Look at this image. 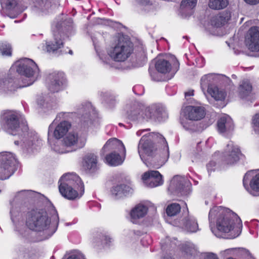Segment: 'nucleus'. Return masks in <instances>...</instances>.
Instances as JSON below:
<instances>
[{
    "instance_id": "obj_37",
    "label": "nucleus",
    "mask_w": 259,
    "mask_h": 259,
    "mask_svg": "<svg viewBox=\"0 0 259 259\" xmlns=\"http://www.w3.org/2000/svg\"><path fill=\"white\" fill-rule=\"evenodd\" d=\"M194 120H191L186 117V119L181 121L183 127L187 131L191 132H195L197 130L193 122Z\"/></svg>"
},
{
    "instance_id": "obj_3",
    "label": "nucleus",
    "mask_w": 259,
    "mask_h": 259,
    "mask_svg": "<svg viewBox=\"0 0 259 259\" xmlns=\"http://www.w3.org/2000/svg\"><path fill=\"white\" fill-rule=\"evenodd\" d=\"M56 218V222L52 223L51 218L45 209H32L27 213L26 225L30 230L43 232L45 237L48 238L57 229L59 221L58 214Z\"/></svg>"
},
{
    "instance_id": "obj_23",
    "label": "nucleus",
    "mask_w": 259,
    "mask_h": 259,
    "mask_svg": "<svg viewBox=\"0 0 259 259\" xmlns=\"http://www.w3.org/2000/svg\"><path fill=\"white\" fill-rule=\"evenodd\" d=\"M79 113L82 115V119L84 121L91 119L93 116L95 114V110L90 103H87L84 105H82L79 110Z\"/></svg>"
},
{
    "instance_id": "obj_39",
    "label": "nucleus",
    "mask_w": 259,
    "mask_h": 259,
    "mask_svg": "<svg viewBox=\"0 0 259 259\" xmlns=\"http://www.w3.org/2000/svg\"><path fill=\"white\" fill-rule=\"evenodd\" d=\"M249 185L251 190L259 192V174L252 177L250 181Z\"/></svg>"
},
{
    "instance_id": "obj_8",
    "label": "nucleus",
    "mask_w": 259,
    "mask_h": 259,
    "mask_svg": "<svg viewBox=\"0 0 259 259\" xmlns=\"http://www.w3.org/2000/svg\"><path fill=\"white\" fill-rule=\"evenodd\" d=\"M191 183L185 178L175 176L170 181L168 189L172 193L180 195H187L190 192Z\"/></svg>"
},
{
    "instance_id": "obj_1",
    "label": "nucleus",
    "mask_w": 259,
    "mask_h": 259,
    "mask_svg": "<svg viewBox=\"0 0 259 259\" xmlns=\"http://www.w3.org/2000/svg\"><path fill=\"white\" fill-rule=\"evenodd\" d=\"M138 152L141 160L146 165L149 163L162 166L169 157L167 143L159 133H152L149 138L143 137L139 142Z\"/></svg>"
},
{
    "instance_id": "obj_42",
    "label": "nucleus",
    "mask_w": 259,
    "mask_h": 259,
    "mask_svg": "<svg viewBox=\"0 0 259 259\" xmlns=\"http://www.w3.org/2000/svg\"><path fill=\"white\" fill-rule=\"evenodd\" d=\"M0 54L3 56H11L12 54L11 47L9 44H0Z\"/></svg>"
},
{
    "instance_id": "obj_19",
    "label": "nucleus",
    "mask_w": 259,
    "mask_h": 259,
    "mask_svg": "<svg viewBox=\"0 0 259 259\" xmlns=\"http://www.w3.org/2000/svg\"><path fill=\"white\" fill-rule=\"evenodd\" d=\"M144 107L139 104H134L126 112L127 118L132 121H140L143 119Z\"/></svg>"
},
{
    "instance_id": "obj_9",
    "label": "nucleus",
    "mask_w": 259,
    "mask_h": 259,
    "mask_svg": "<svg viewBox=\"0 0 259 259\" xmlns=\"http://www.w3.org/2000/svg\"><path fill=\"white\" fill-rule=\"evenodd\" d=\"M59 183L60 185L59 189L64 192V188H71L73 189L80 188V195H82L84 192V186L80 178L77 175L71 174L64 175L60 178Z\"/></svg>"
},
{
    "instance_id": "obj_26",
    "label": "nucleus",
    "mask_w": 259,
    "mask_h": 259,
    "mask_svg": "<svg viewBox=\"0 0 259 259\" xmlns=\"http://www.w3.org/2000/svg\"><path fill=\"white\" fill-rule=\"evenodd\" d=\"M155 68L158 72L165 74L170 71L171 65L168 61L159 59L155 63Z\"/></svg>"
},
{
    "instance_id": "obj_2",
    "label": "nucleus",
    "mask_w": 259,
    "mask_h": 259,
    "mask_svg": "<svg viewBox=\"0 0 259 259\" xmlns=\"http://www.w3.org/2000/svg\"><path fill=\"white\" fill-rule=\"evenodd\" d=\"M21 115L14 111L6 112L3 117V127L8 134L20 137V140H16L14 143L16 145L19 144L25 148L28 152H32L34 141L36 139L32 134L28 133V127L22 123L20 124Z\"/></svg>"
},
{
    "instance_id": "obj_36",
    "label": "nucleus",
    "mask_w": 259,
    "mask_h": 259,
    "mask_svg": "<svg viewBox=\"0 0 259 259\" xmlns=\"http://www.w3.org/2000/svg\"><path fill=\"white\" fill-rule=\"evenodd\" d=\"M181 206L178 203H172L168 205L166 208V212L167 215L172 217L176 215L181 211Z\"/></svg>"
},
{
    "instance_id": "obj_14",
    "label": "nucleus",
    "mask_w": 259,
    "mask_h": 259,
    "mask_svg": "<svg viewBox=\"0 0 259 259\" xmlns=\"http://www.w3.org/2000/svg\"><path fill=\"white\" fill-rule=\"evenodd\" d=\"M144 183L149 187H155L163 183L162 175L158 171L151 170L145 172L142 176Z\"/></svg>"
},
{
    "instance_id": "obj_17",
    "label": "nucleus",
    "mask_w": 259,
    "mask_h": 259,
    "mask_svg": "<svg viewBox=\"0 0 259 259\" xmlns=\"http://www.w3.org/2000/svg\"><path fill=\"white\" fill-rule=\"evenodd\" d=\"M218 130L221 134H227L234 130V123L228 115L220 117L217 122Z\"/></svg>"
},
{
    "instance_id": "obj_7",
    "label": "nucleus",
    "mask_w": 259,
    "mask_h": 259,
    "mask_svg": "<svg viewBox=\"0 0 259 259\" xmlns=\"http://www.w3.org/2000/svg\"><path fill=\"white\" fill-rule=\"evenodd\" d=\"M16 71L25 78H36L39 69L37 65L31 59L24 58L17 61L16 63Z\"/></svg>"
},
{
    "instance_id": "obj_34",
    "label": "nucleus",
    "mask_w": 259,
    "mask_h": 259,
    "mask_svg": "<svg viewBox=\"0 0 259 259\" xmlns=\"http://www.w3.org/2000/svg\"><path fill=\"white\" fill-rule=\"evenodd\" d=\"M64 192L62 191L61 189H59V191L65 198L69 200H74L78 197V192L76 190L73 189V188H64Z\"/></svg>"
},
{
    "instance_id": "obj_53",
    "label": "nucleus",
    "mask_w": 259,
    "mask_h": 259,
    "mask_svg": "<svg viewBox=\"0 0 259 259\" xmlns=\"http://www.w3.org/2000/svg\"><path fill=\"white\" fill-rule=\"evenodd\" d=\"M19 212V209L17 208L16 206L14 207L13 205L12 207V208L10 211V213L12 215V220H13V217L17 216V214Z\"/></svg>"
},
{
    "instance_id": "obj_30",
    "label": "nucleus",
    "mask_w": 259,
    "mask_h": 259,
    "mask_svg": "<svg viewBox=\"0 0 259 259\" xmlns=\"http://www.w3.org/2000/svg\"><path fill=\"white\" fill-rule=\"evenodd\" d=\"M183 225L188 232L193 233L198 230L197 222L193 218H185L183 220Z\"/></svg>"
},
{
    "instance_id": "obj_56",
    "label": "nucleus",
    "mask_w": 259,
    "mask_h": 259,
    "mask_svg": "<svg viewBox=\"0 0 259 259\" xmlns=\"http://www.w3.org/2000/svg\"><path fill=\"white\" fill-rule=\"evenodd\" d=\"M252 172H253V171H248L245 175L243 178V185L245 187L246 185V181L247 180H249L250 177H251L250 175Z\"/></svg>"
},
{
    "instance_id": "obj_60",
    "label": "nucleus",
    "mask_w": 259,
    "mask_h": 259,
    "mask_svg": "<svg viewBox=\"0 0 259 259\" xmlns=\"http://www.w3.org/2000/svg\"><path fill=\"white\" fill-rule=\"evenodd\" d=\"M193 92H194V91L192 90V91H190L186 92L185 93V96L187 97V96H193Z\"/></svg>"
},
{
    "instance_id": "obj_47",
    "label": "nucleus",
    "mask_w": 259,
    "mask_h": 259,
    "mask_svg": "<svg viewBox=\"0 0 259 259\" xmlns=\"http://www.w3.org/2000/svg\"><path fill=\"white\" fill-rule=\"evenodd\" d=\"M253 127L254 132L259 134V113L256 114L252 118Z\"/></svg>"
},
{
    "instance_id": "obj_6",
    "label": "nucleus",
    "mask_w": 259,
    "mask_h": 259,
    "mask_svg": "<svg viewBox=\"0 0 259 259\" xmlns=\"http://www.w3.org/2000/svg\"><path fill=\"white\" fill-rule=\"evenodd\" d=\"M16 163V159L12 153H0V180L8 179L13 174Z\"/></svg>"
},
{
    "instance_id": "obj_5",
    "label": "nucleus",
    "mask_w": 259,
    "mask_h": 259,
    "mask_svg": "<svg viewBox=\"0 0 259 259\" xmlns=\"http://www.w3.org/2000/svg\"><path fill=\"white\" fill-rule=\"evenodd\" d=\"M133 51V45L126 35L119 36L115 46L108 52L110 57L115 61H124Z\"/></svg>"
},
{
    "instance_id": "obj_40",
    "label": "nucleus",
    "mask_w": 259,
    "mask_h": 259,
    "mask_svg": "<svg viewBox=\"0 0 259 259\" xmlns=\"http://www.w3.org/2000/svg\"><path fill=\"white\" fill-rule=\"evenodd\" d=\"M143 119H155V117L154 115V111L153 110V106L147 107L144 109L143 108Z\"/></svg>"
},
{
    "instance_id": "obj_27",
    "label": "nucleus",
    "mask_w": 259,
    "mask_h": 259,
    "mask_svg": "<svg viewBox=\"0 0 259 259\" xmlns=\"http://www.w3.org/2000/svg\"><path fill=\"white\" fill-rule=\"evenodd\" d=\"M106 160L109 165L117 166L122 163L124 159L121 158L119 153L114 151L106 155Z\"/></svg>"
},
{
    "instance_id": "obj_43",
    "label": "nucleus",
    "mask_w": 259,
    "mask_h": 259,
    "mask_svg": "<svg viewBox=\"0 0 259 259\" xmlns=\"http://www.w3.org/2000/svg\"><path fill=\"white\" fill-rule=\"evenodd\" d=\"M237 254L239 256L243 259H250L253 257L249 250L244 248H239L237 250Z\"/></svg>"
},
{
    "instance_id": "obj_49",
    "label": "nucleus",
    "mask_w": 259,
    "mask_h": 259,
    "mask_svg": "<svg viewBox=\"0 0 259 259\" xmlns=\"http://www.w3.org/2000/svg\"><path fill=\"white\" fill-rule=\"evenodd\" d=\"M219 16L223 19L224 20L223 22L225 23H226L231 18V14L230 11L226 10L224 12L221 13L219 14Z\"/></svg>"
},
{
    "instance_id": "obj_31",
    "label": "nucleus",
    "mask_w": 259,
    "mask_h": 259,
    "mask_svg": "<svg viewBox=\"0 0 259 259\" xmlns=\"http://www.w3.org/2000/svg\"><path fill=\"white\" fill-rule=\"evenodd\" d=\"M33 3L35 10L42 13L47 12L51 6L50 0H33Z\"/></svg>"
},
{
    "instance_id": "obj_16",
    "label": "nucleus",
    "mask_w": 259,
    "mask_h": 259,
    "mask_svg": "<svg viewBox=\"0 0 259 259\" xmlns=\"http://www.w3.org/2000/svg\"><path fill=\"white\" fill-rule=\"evenodd\" d=\"M184 112L186 117L195 121L201 120L205 115L204 108L200 106H187Z\"/></svg>"
},
{
    "instance_id": "obj_48",
    "label": "nucleus",
    "mask_w": 259,
    "mask_h": 259,
    "mask_svg": "<svg viewBox=\"0 0 259 259\" xmlns=\"http://www.w3.org/2000/svg\"><path fill=\"white\" fill-rule=\"evenodd\" d=\"M17 0H8L5 5V8L7 10H12L15 9L17 6Z\"/></svg>"
},
{
    "instance_id": "obj_21",
    "label": "nucleus",
    "mask_w": 259,
    "mask_h": 259,
    "mask_svg": "<svg viewBox=\"0 0 259 259\" xmlns=\"http://www.w3.org/2000/svg\"><path fill=\"white\" fill-rule=\"evenodd\" d=\"M133 192L132 189L125 184L117 185L111 189V193L113 197L118 199L125 196Z\"/></svg>"
},
{
    "instance_id": "obj_13",
    "label": "nucleus",
    "mask_w": 259,
    "mask_h": 259,
    "mask_svg": "<svg viewBox=\"0 0 259 259\" xmlns=\"http://www.w3.org/2000/svg\"><path fill=\"white\" fill-rule=\"evenodd\" d=\"M86 140L84 137L79 136L76 133H69L62 140V144L68 147H73L75 149L83 147Z\"/></svg>"
},
{
    "instance_id": "obj_61",
    "label": "nucleus",
    "mask_w": 259,
    "mask_h": 259,
    "mask_svg": "<svg viewBox=\"0 0 259 259\" xmlns=\"http://www.w3.org/2000/svg\"><path fill=\"white\" fill-rule=\"evenodd\" d=\"M206 76H203L201 79V87L203 88V85H204V80L205 79Z\"/></svg>"
},
{
    "instance_id": "obj_10",
    "label": "nucleus",
    "mask_w": 259,
    "mask_h": 259,
    "mask_svg": "<svg viewBox=\"0 0 259 259\" xmlns=\"http://www.w3.org/2000/svg\"><path fill=\"white\" fill-rule=\"evenodd\" d=\"M59 24H56V30L53 31L54 40L46 41V49L48 52H54L63 46V40L67 36L59 31Z\"/></svg>"
},
{
    "instance_id": "obj_15",
    "label": "nucleus",
    "mask_w": 259,
    "mask_h": 259,
    "mask_svg": "<svg viewBox=\"0 0 259 259\" xmlns=\"http://www.w3.org/2000/svg\"><path fill=\"white\" fill-rule=\"evenodd\" d=\"M241 155L240 149L235 146L232 142L229 143L224 153L225 160L228 164H233L239 160Z\"/></svg>"
},
{
    "instance_id": "obj_55",
    "label": "nucleus",
    "mask_w": 259,
    "mask_h": 259,
    "mask_svg": "<svg viewBox=\"0 0 259 259\" xmlns=\"http://www.w3.org/2000/svg\"><path fill=\"white\" fill-rule=\"evenodd\" d=\"M85 259L84 256L81 254H73L70 255L67 259Z\"/></svg>"
},
{
    "instance_id": "obj_33",
    "label": "nucleus",
    "mask_w": 259,
    "mask_h": 259,
    "mask_svg": "<svg viewBox=\"0 0 259 259\" xmlns=\"http://www.w3.org/2000/svg\"><path fill=\"white\" fill-rule=\"evenodd\" d=\"M228 4V0H209L208 6L211 9L219 10L225 8Z\"/></svg>"
},
{
    "instance_id": "obj_57",
    "label": "nucleus",
    "mask_w": 259,
    "mask_h": 259,
    "mask_svg": "<svg viewBox=\"0 0 259 259\" xmlns=\"http://www.w3.org/2000/svg\"><path fill=\"white\" fill-rule=\"evenodd\" d=\"M204 259H219L217 256L212 253H209L206 255Z\"/></svg>"
},
{
    "instance_id": "obj_4",
    "label": "nucleus",
    "mask_w": 259,
    "mask_h": 259,
    "mask_svg": "<svg viewBox=\"0 0 259 259\" xmlns=\"http://www.w3.org/2000/svg\"><path fill=\"white\" fill-rule=\"evenodd\" d=\"M217 214H218V218L217 220V228L219 231L229 233L234 228L236 224H238L239 226H241V219L235 212L228 208L222 207L220 208L214 207L209 211V220L211 230L215 236H217V235L214 232L212 227V223L214 222V218Z\"/></svg>"
},
{
    "instance_id": "obj_62",
    "label": "nucleus",
    "mask_w": 259,
    "mask_h": 259,
    "mask_svg": "<svg viewBox=\"0 0 259 259\" xmlns=\"http://www.w3.org/2000/svg\"><path fill=\"white\" fill-rule=\"evenodd\" d=\"M219 77L220 78H222L223 79H225V80H229V78H228L227 77H226V76L225 75H220L219 76Z\"/></svg>"
},
{
    "instance_id": "obj_51",
    "label": "nucleus",
    "mask_w": 259,
    "mask_h": 259,
    "mask_svg": "<svg viewBox=\"0 0 259 259\" xmlns=\"http://www.w3.org/2000/svg\"><path fill=\"white\" fill-rule=\"evenodd\" d=\"M137 3L143 6H151L152 5V2L151 0H136Z\"/></svg>"
},
{
    "instance_id": "obj_11",
    "label": "nucleus",
    "mask_w": 259,
    "mask_h": 259,
    "mask_svg": "<svg viewBox=\"0 0 259 259\" xmlns=\"http://www.w3.org/2000/svg\"><path fill=\"white\" fill-rule=\"evenodd\" d=\"M245 43L252 52H259V27H251L247 32Z\"/></svg>"
},
{
    "instance_id": "obj_12",
    "label": "nucleus",
    "mask_w": 259,
    "mask_h": 259,
    "mask_svg": "<svg viewBox=\"0 0 259 259\" xmlns=\"http://www.w3.org/2000/svg\"><path fill=\"white\" fill-rule=\"evenodd\" d=\"M48 89L52 93L58 92L62 89L65 82L64 74L62 72H54L48 76Z\"/></svg>"
},
{
    "instance_id": "obj_35",
    "label": "nucleus",
    "mask_w": 259,
    "mask_h": 259,
    "mask_svg": "<svg viewBox=\"0 0 259 259\" xmlns=\"http://www.w3.org/2000/svg\"><path fill=\"white\" fill-rule=\"evenodd\" d=\"M182 250L188 255H195L196 254L197 250L194 245L190 242H187L182 246Z\"/></svg>"
},
{
    "instance_id": "obj_32",
    "label": "nucleus",
    "mask_w": 259,
    "mask_h": 259,
    "mask_svg": "<svg viewBox=\"0 0 259 259\" xmlns=\"http://www.w3.org/2000/svg\"><path fill=\"white\" fill-rule=\"evenodd\" d=\"M108 148L110 150L122 148L124 152L125 151V147L121 141L116 138H112L108 140L104 146L103 150Z\"/></svg>"
},
{
    "instance_id": "obj_20",
    "label": "nucleus",
    "mask_w": 259,
    "mask_h": 259,
    "mask_svg": "<svg viewBox=\"0 0 259 259\" xmlns=\"http://www.w3.org/2000/svg\"><path fill=\"white\" fill-rule=\"evenodd\" d=\"M97 156L93 153H88L83 158V167L90 172H94L97 169Z\"/></svg>"
},
{
    "instance_id": "obj_54",
    "label": "nucleus",
    "mask_w": 259,
    "mask_h": 259,
    "mask_svg": "<svg viewBox=\"0 0 259 259\" xmlns=\"http://www.w3.org/2000/svg\"><path fill=\"white\" fill-rule=\"evenodd\" d=\"M216 165V163L214 161H210L207 165V167L208 169V172L214 170V169L213 168V167H214Z\"/></svg>"
},
{
    "instance_id": "obj_63",
    "label": "nucleus",
    "mask_w": 259,
    "mask_h": 259,
    "mask_svg": "<svg viewBox=\"0 0 259 259\" xmlns=\"http://www.w3.org/2000/svg\"><path fill=\"white\" fill-rule=\"evenodd\" d=\"M163 259H174L171 256L169 255L164 256Z\"/></svg>"
},
{
    "instance_id": "obj_24",
    "label": "nucleus",
    "mask_w": 259,
    "mask_h": 259,
    "mask_svg": "<svg viewBox=\"0 0 259 259\" xmlns=\"http://www.w3.org/2000/svg\"><path fill=\"white\" fill-rule=\"evenodd\" d=\"M207 92L215 100H223L226 96L225 92L220 90L218 87L212 84L208 85Z\"/></svg>"
},
{
    "instance_id": "obj_50",
    "label": "nucleus",
    "mask_w": 259,
    "mask_h": 259,
    "mask_svg": "<svg viewBox=\"0 0 259 259\" xmlns=\"http://www.w3.org/2000/svg\"><path fill=\"white\" fill-rule=\"evenodd\" d=\"M105 101L110 106H113L115 104V97L112 95L107 94L105 97Z\"/></svg>"
},
{
    "instance_id": "obj_41",
    "label": "nucleus",
    "mask_w": 259,
    "mask_h": 259,
    "mask_svg": "<svg viewBox=\"0 0 259 259\" xmlns=\"http://www.w3.org/2000/svg\"><path fill=\"white\" fill-rule=\"evenodd\" d=\"M35 79L34 77L25 78V76H24L21 77V83L19 82L17 83V84L18 85V88L26 87L32 84L35 80Z\"/></svg>"
},
{
    "instance_id": "obj_58",
    "label": "nucleus",
    "mask_w": 259,
    "mask_h": 259,
    "mask_svg": "<svg viewBox=\"0 0 259 259\" xmlns=\"http://www.w3.org/2000/svg\"><path fill=\"white\" fill-rule=\"evenodd\" d=\"M54 149H55V151L59 153H61V154L65 153L68 152L70 151V150H61L58 148V146H55Z\"/></svg>"
},
{
    "instance_id": "obj_28",
    "label": "nucleus",
    "mask_w": 259,
    "mask_h": 259,
    "mask_svg": "<svg viewBox=\"0 0 259 259\" xmlns=\"http://www.w3.org/2000/svg\"><path fill=\"white\" fill-rule=\"evenodd\" d=\"M252 91V86L248 82L242 81L238 88L239 97L244 99L249 96Z\"/></svg>"
},
{
    "instance_id": "obj_64",
    "label": "nucleus",
    "mask_w": 259,
    "mask_h": 259,
    "mask_svg": "<svg viewBox=\"0 0 259 259\" xmlns=\"http://www.w3.org/2000/svg\"><path fill=\"white\" fill-rule=\"evenodd\" d=\"M53 128L51 126H50L49 128L48 134L49 135L51 132H53Z\"/></svg>"
},
{
    "instance_id": "obj_25",
    "label": "nucleus",
    "mask_w": 259,
    "mask_h": 259,
    "mask_svg": "<svg viewBox=\"0 0 259 259\" xmlns=\"http://www.w3.org/2000/svg\"><path fill=\"white\" fill-rule=\"evenodd\" d=\"M148 208L142 204L137 205L131 212L132 220H136L143 218L147 212Z\"/></svg>"
},
{
    "instance_id": "obj_18",
    "label": "nucleus",
    "mask_w": 259,
    "mask_h": 259,
    "mask_svg": "<svg viewBox=\"0 0 259 259\" xmlns=\"http://www.w3.org/2000/svg\"><path fill=\"white\" fill-rule=\"evenodd\" d=\"M18 88L16 81L9 76L0 78V91L6 93L15 91Z\"/></svg>"
},
{
    "instance_id": "obj_45",
    "label": "nucleus",
    "mask_w": 259,
    "mask_h": 259,
    "mask_svg": "<svg viewBox=\"0 0 259 259\" xmlns=\"http://www.w3.org/2000/svg\"><path fill=\"white\" fill-rule=\"evenodd\" d=\"M223 21V19L219 15L211 19V24L216 27H220L225 25V23Z\"/></svg>"
},
{
    "instance_id": "obj_46",
    "label": "nucleus",
    "mask_w": 259,
    "mask_h": 259,
    "mask_svg": "<svg viewBox=\"0 0 259 259\" xmlns=\"http://www.w3.org/2000/svg\"><path fill=\"white\" fill-rule=\"evenodd\" d=\"M153 106V110L154 113L155 119H158L159 118L162 116L164 112V110L163 108L159 106H157L156 105H152Z\"/></svg>"
},
{
    "instance_id": "obj_52",
    "label": "nucleus",
    "mask_w": 259,
    "mask_h": 259,
    "mask_svg": "<svg viewBox=\"0 0 259 259\" xmlns=\"http://www.w3.org/2000/svg\"><path fill=\"white\" fill-rule=\"evenodd\" d=\"M27 193H28V195L30 197H32V198H34L41 196V195L40 193L34 192V191H27Z\"/></svg>"
},
{
    "instance_id": "obj_59",
    "label": "nucleus",
    "mask_w": 259,
    "mask_h": 259,
    "mask_svg": "<svg viewBox=\"0 0 259 259\" xmlns=\"http://www.w3.org/2000/svg\"><path fill=\"white\" fill-rule=\"evenodd\" d=\"M244 1L250 5H256L259 3V0H244Z\"/></svg>"
},
{
    "instance_id": "obj_38",
    "label": "nucleus",
    "mask_w": 259,
    "mask_h": 259,
    "mask_svg": "<svg viewBox=\"0 0 259 259\" xmlns=\"http://www.w3.org/2000/svg\"><path fill=\"white\" fill-rule=\"evenodd\" d=\"M197 0H183L181 4V9L192 10L196 5Z\"/></svg>"
},
{
    "instance_id": "obj_44",
    "label": "nucleus",
    "mask_w": 259,
    "mask_h": 259,
    "mask_svg": "<svg viewBox=\"0 0 259 259\" xmlns=\"http://www.w3.org/2000/svg\"><path fill=\"white\" fill-rule=\"evenodd\" d=\"M73 21L72 19L70 18L67 19L63 22H59L57 24H59L60 27H59V31L61 33H64L62 32V30L63 29V27L66 28L67 26L68 27V28H65V29H69L70 27H71Z\"/></svg>"
},
{
    "instance_id": "obj_29",
    "label": "nucleus",
    "mask_w": 259,
    "mask_h": 259,
    "mask_svg": "<svg viewBox=\"0 0 259 259\" xmlns=\"http://www.w3.org/2000/svg\"><path fill=\"white\" fill-rule=\"evenodd\" d=\"M50 101L48 96H40L37 99V103L39 107L45 112L53 107V104L50 102Z\"/></svg>"
},
{
    "instance_id": "obj_22",
    "label": "nucleus",
    "mask_w": 259,
    "mask_h": 259,
    "mask_svg": "<svg viewBox=\"0 0 259 259\" xmlns=\"http://www.w3.org/2000/svg\"><path fill=\"white\" fill-rule=\"evenodd\" d=\"M71 127L70 122L67 121L61 122L53 131L54 136L57 139L62 138Z\"/></svg>"
}]
</instances>
